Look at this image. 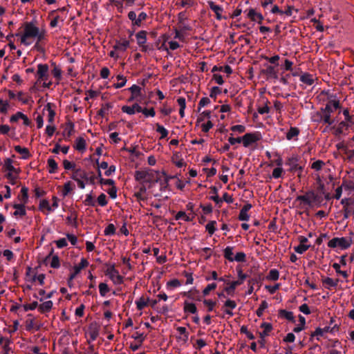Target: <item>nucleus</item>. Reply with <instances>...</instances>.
<instances>
[{"label":"nucleus","instance_id":"nucleus-44","mask_svg":"<svg viewBox=\"0 0 354 354\" xmlns=\"http://www.w3.org/2000/svg\"><path fill=\"white\" fill-rule=\"evenodd\" d=\"M74 133V124L71 122L66 124L64 130V136L70 138L73 133Z\"/></svg>","mask_w":354,"mask_h":354},{"label":"nucleus","instance_id":"nucleus-11","mask_svg":"<svg viewBox=\"0 0 354 354\" xmlns=\"http://www.w3.org/2000/svg\"><path fill=\"white\" fill-rule=\"evenodd\" d=\"M236 306L235 301L228 299L224 302L223 310L229 317H232L234 315L232 310L236 308Z\"/></svg>","mask_w":354,"mask_h":354},{"label":"nucleus","instance_id":"nucleus-34","mask_svg":"<svg viewBox=\"0 0 354 354\" xmlns=\"http://www.w3.org/2000/svg\"><path fill=\"white\" fill-rule=\"evenodd\" d=\"M329 330V327H325L323 328H317L316 330L312 333L311 337H316L317 340H319V337L323 336L325 333H328Z\"/></svg>","mask_w":354,"mask_h":354},{"label":"nucleus","instance_id":"nucleus-49","mask_svg":"<svg viewBox=\"0 0 354 354\" xmlns=\"http://www.w3.org/2000/svg\"><path fill=\"white\" fill-rule=\"evenodd\" d=\"M156 131L160 134V138H165L168 136V131L162 125L156 124Z\"/></svg>","mask_w":354,"mask_h":354},{"label":"nucleus","instance_id":"nucleus-30","mask_svg":"<svg viewBox=\"0 0 354 354\" xmlns=\"http://www.w3.org/2000/svg\"><path fill=\"white\" fill-rule=\"evenodd\" d=\"M183 310L185 313L196 314L197 313L196 305L187 301L184 302Z\"/></svg>","mask_w":354,"mask_h":354},{"label":"nucleus","instance_id":"nucleus-7","mask_svg":"<svg viewBox=\"0 0 354 354\" xmlns=\"http://www.w3.org/2000/svg\"><path fill=\"white\" fill-rule=\"evenodd\" d=\"M36 75L38 82H43L44 86L49 87L50 84L46 83L48 77V66L47 64H38Z\"/></svg>","mask_w":354,"mask_h":354},{"label":"nucleus","instance_id":"nucleus-45","mask_svg":"<svg viewBox=\"0 0 354 354\" xmlns=\"http://www.w3.org/2000/svg\"><path fill=\"white\" fill-rule=\"evenodd\" d=\"M169 179H175L176 180L175 185L178 189L183 190L185 188V183L183 182L181 180H180L176 176H168L166 178L167 181H168Z\"/></svg>","mask_w":354,"mask_h":354},{"label":"nucleus","instance_id":"nucleus-40","mask_svg":"<svg viewBox=\"0 0 354 354\" xmlns=\"http://www.w3.org/2000/svg\"><path fill=\"white\" fill-rule=\"evenodd\" d=\"M44 110H46L48 112V121L49 123H53L55 119V112L53 109L51 108L50 104H48L45 108Z\"/></svg>","mask_w":354,"mask_h":354},{"label":"nucleus","instance_id":"nucleus-48","mask_svg":"<svg viewBox=\"0 0 354 354\" xmlns=\"http://www.w3.org/2000/svg\"><path fill=\"white\" fill-rule=\"evenodd\" d=\"M233 248L227 246L224 250V257L230 261H234V257H233Z\"/></svg>","mask_w":354,"mask_h":354},{"label":"nucleus","instance_id":"nucleus-27","mask_svg":"<svg viewBox=\"0 0 354 354\" xmlns=\"http://www.w3.org/2000/svg\"><path fill=\"white\" fill-rule=\"evenodd\" d=\"M86 140L82 138L79 137L75 140L74 147L76 150L83 152L86 149Z\"/></svg>","mask_w":354,"mask_h":354},{"label":"nucleus","instance_id":"nucleus-41","mask_svg":"<svg viewBox=\"0 0 354 354\" xmlns=\"http://www.w3.org/2000/svg\"><path fill=\"white\" fill-rule=\"evenodd\" d=\"M299 133V130L296 127H291L286 133V138L288 140L296 138Z\"/></svg>","mask_w":354,"mask_h":354},{"label":"nucleus","instance_id":"nucleus-56","mask_svg":"<svg viewBox=\"0 0 354 354\" xmlns=\"http://www.w3.org/2000/svg\"><path fill=\"white\" fill-rule=\"evenodd\" d=\"M214 124L212 122L211 120H208L206 122H201V127L203 132H208L212 127Z\"/></svg>","mask_w":354,"mask_h":354},{"label":"nucleus","instance_id":"nucleus-63","mask_svg":"<svg viewBox=\"0 0 354 354\" xmlns=\"http://www.w3.org/2000/svg\"><path fill=\"white\" fill-rule=\"evenodd\" d=\"M217 284L216 283H212L208 284L203 290V294L204 296H207L210 291L214 290L216 288Z\"/></svg>","mask_w":354,"mask_h":354},{"label":"nucleus","instance_id":"nucleus-38","mask_svg":"<svg viewBox=\"0 0 354 354\" xmlns=\"http://www.w3.org/2000/svg\"><path fill=\"white\" fill-rule=\"evenodd\" d=\"M10 109V103L8 100H4L0 98V113L7 114Z\"/></svg>","mask_w":354,"mask_h":354},{"label":"nucleus","instance_id":"nucleus-43","mask_svg":"<svg viewBox=\"0 0 354 354\" xmlns=\"http://www.w3.org/2000/svg\"><path fill=\"white\" fill-rule=\"evenodd\" d=\"M47 164H48V167L49 168L48 171L50 174H53L57 171V169L58 168V165H57V163L56 162V161L53 158H48V161H47Z\"/></svg>","mask_w":354,"mask_h":354},{"label":"nucleus","instance_id":"nucleus-23","mask_svg":"<svg viewBox=\"0 0 354 354\" xmlns=\"http://www.w3.org/2000/svg\"><path fill=\"white\" fill-rule=\"evenodd\" d=\"M332 113H333L326 112V111L321 109L320 117H321V120H322V122L328 125L333 124L335 122V120L331 118Z\"/></svg>","mask_w":354,"mask_h":354},{"label":"nucleus","instance_id":"nucleus-52","mask_svg":"<svg viewBox=\"0 0 354 354\" xmlns=\"http://www.w3.org/2000/svg\"><path fill=\"white\" fill-rule=\"evenodd\" d=\"M84 203L87 206H95L96 205V202L94 200V198L91 193L86 195V198L84 201Z\"/></svg>","mask_w":354,"mask_h":354},{"label":"nucleus","instance_id":"nucleus-37","mask_svg":"<svg viewBox=\"0 0 354 354\" xmlns=\"http://www.w3.org/2000/svg\"><path fill=\"white\" fill-rule=\"evenodd\" d=\"M211 119V111H204L202 113H199L198 118H197V122H206L208 120Z\"/></svg>","mask_w":354,"mask_h":354},{"label":"nucleus","instance_id":"nucleus-2","mask_svg":"<svg viewBox=\"0 0 354 354\" xmlns=\"http://www.w3.org/2000/svg\"><path fill=\"white\" fill-rule=\"evenodd\" d=\"M158 173L151 169H144L135 172V179L140 185L150 187L158 181Z\"/></svg>","mask_w":354,"mask_h":354},{"label":"nucleus","instance_id":"nucleus-25","mask_svg":"<svg viewBox=\"0 0 354 354\" xmlns=\"http://www.w3.org/2000/svg\"><path fill=\"white\" fill-rule=\"evenodd\" d=\"M129 46V41L124 39L122 41H117L113 46V49L119 52H124Z\"/></svg>","mask_w":354,"mask_h":354},{"label":"nucleus","instance_id":"nucleus-17","mask_svg":"<svg viewBox=\"0 0 354 354\" xmlns=\"http://www.w3.org/2000/svg\"><path fill=\"white\" fill-rule=\"evenodd\" d=\"M339 283V279H333L330 277H326L322 279V283L325 288L328 290H331L333 288H335Z\"/></svg>","mask_w":354,"mask_h":354},{"label":"nucleus","instance_id":"nucleus-58","mask_svg":"<svg viewBox=\"0 0 354 354\" xmlns=\"http://www.w3.org/2000/svg\"><path fill=\"white\" fill-rule=\"evenodd\" d=\"M24 113H23L21 111H17L16 113L12 115L10 118V122L15 123L18 122L19 120L23 119V117L24 116Z\"/></svg>","mask_w":354,"mask_h":354},{"label":"nucleus","instance_id":"nucleus-13","mask_svg":"<svg viewBox=\"0 0 354 354\" xmlns=\"http://www.w3.org/2000/svg\"><path fill=\"white\" fill-rule=\"evenodd\" d=\"M207 3L211 10H213L215 13L216 19L221 20L223 19H226L225 17L222 16L223 9L221 6L215 4L213 1H208Z\"/></svg>","mask_w":354,"mask_h":354},{"label":"nucleus","instance_id":"nucleus-22","mask_svg":"<svg viewBox=\"0 0 354 354\" xmlns=\"http://www.w3.org/2000/svg\"><path fill=\"white\" fill-rule=\"evenodd\" d=\"M39 209L41 211L46 212L47 214H49L50 212H53V208H52L51 205H50L49 201L46 199H43V200L40 201Z\"/></svg>","mask_w":354,"mask_h":354},{"label":"nucleus","instance_id":"nucleus-15","mask_svg":"<svg viewBox=\"0 0 354 354\" xmlns=\"http://www.w3.org/2000/svg\"><path fill=\"white\" fill-rule=\"evenodd\" d=\"M122 111L124 113H126L129 115H133L136 112L140 113L142 111V107L138 104H134L133 106H123L122 107Z\"/></svg>","mask_w":354,"mask_h":354},{"label":"nucleus","instance_id":"nucleus-39","mask_svg":"<svg viewBox=\"0 0 354 354\" xmlns=\"http://www.w3.org/2000/svg\"><path fill=\"white\" fill-rule=\"evenodd\" d=\"M73 184L71 181L66 182L63 187V189L62 191V195L63 197H66L73 189Z\"/></svg>","mask_w":354,"mask_h":354},{"label":"nucleus","instance_id":"nucleus-32","mask_svg":"<svg viewBox=\"0 0 354 354\" xmlns=\"http://www.w3.org/2000/svg\"><path fill=\"white\" fill-rule=\"evenodd\" d=\"M298 159L297 157H292L288 158V165L290 167L291 171L302 170V167L299 166L297 163Z\"/></svg>","mask_w":354,"mask_h":354},{"label":"nucleus","instance_id":"nucleus-21","mask_svg":"<svg viewBox=\"0 0 354 354\" xmlns=\"http://www.w3.org/2000/svg\"><path fill=\"white\" fill-rule=\"evenodd\" d=\"M227 286L224 288V291L230 295H233L237 286L241 285L239 281H232L227 283Z\"/></svg>","mask_w":354,"mask_h":354},{"label":"nucleus","instance_id":"nucleus-5","mask_svg":"<svg viewBox=\"0 0 354 354\" xmlns=\"http://www.w3.org/2000/svg\"><path fill=\"white\" fill-rule=\"evenodd\" d=\"M321 95L326 96L327 100L326 106L321 109L326 111V112L333 113L335 110L339 108V101L337 99L336 95L330 94L327 92H322Z\"/></svg>","mask_w":354,"mask_h":354},{"label":"nucleus","instance_id":"nucleus-3","mask_svg":"<svg viewBox=\"0 0 354 354\" xmlns=\"http://www.w3.org/2000/svg\"><path fill=\"white\" fill-rule=\"evenodd\" d=\"M13 162L14 161L11 158H6L3 164V170L6 172L5 177L8 180L9 183L14 185L18 182L21 169L15 167Z\"/></svg>","mask_w":354,"mask_h":354},{"label":"nucleus","instance_id":"nucleus-55","mask_svg":"<svg viewBox=\"0 0 354 354\" xmlns=\"http://www.w3.org/2000/svg\"><path fill=\"white\" fill-rule=\"evenodd\" d=\"M279 315L281 317H283L288 320H290V321L294 320L293 313L291 311H287L286 310H281L279 311Z\"/></svg>","mask_w":354,"mask_h":354},{"label":"nucleus","instance_id":"nucleus-31","mask_svg":"<svg viewBox=\"0 0 354 354\" xmlns=\"http://www.w3.org/2000/svg\"><path fill=\"white\" fill-rule=\"evenodd\" d=\"M28 189L26 187H23L20 191V194L18 196V198L20 201V203L26 205L28 201Z\"/></svg>","mask_w":354,"mask_h":354},{"label":"nucleus","instance_id":"nucleus-57","mask_svg":"<svg viewBox=\"0 0 354 354\" xmlns=\"http://www.w3.org/2000/svg\"><path fill=\"white\" fill-rule=\"evenodd\" d=\"M176 330L178 334L182 336L180 338H182L184 341H187L188 339L189 333H187L186 328L178 326L176 328Z\"/></svg>","mask_w":354,"mask_h":354},{"label":"nucleus","instance_id":"nucleus-26","mask_svg":"<svg viewBox=\"0 0 354 354\" xmlns=\"http://www.w3.org/2000/svg\"><path fill=\"white\" fill-rule=\"evenodd\" d=\"M129 90L131 93V96L129 98V101H133L136 100L138 97H139L141 95V88L136 84L132 85L129 88Z\"/></svg>","mask_w":354,"mask_h":354},{"label":"nucleus","instance_id":"nucleus-62","mask_svg":"<svg viewBox=\"0 0 354 354\" xmlns=\"http://www.w3.org/2000/svg\"><path fill=\"white\" fill-rule=\"evenodd\" d=\"M49 263H50V266L51 268H59L60 262H59V259L58 256H57V255L53 256L50 260Z\"/></svg>","mask_w":354,"mask_h":354},{"label":"nucleus","instance_id":"nucleus-54","mask_svg":"<svg viewBox=\"0 0 354 354\" xmlns=\"http://www.w3.org/2000/svg\"><path fill=\"white\" fill-rule=\"evenodd\" d=\"M17 98L24 104H28L30 101V97L28 96H26L22 91H19L17 93Z\"/></svg>","mask_w":354,"mask_h":354},{"label":"nucleus","instance_id":"nucleus-50","mask_svg":"<svg viewBox=\"0 0 354 354\" xmlns=\"http://www.w3.org/2000/svg\"><path fill=\"white\" fill-rule=\"evenodd\" d=\"M203 303L207 307L208 312L213 311L214 309V307L216 305V302L212 299H204L203 301Z\"/></svg>","mask_w":354,"mask_h":354},{"label":"nucleus","instance_id":"nucleus-18","mask_svg":"<svg viewBox=\"0 0 354 354\" xmlns=\"http://www.w3.org/2000/svg\"><path fill=\"white\" fill-rule=\"evenodd\" d=\"M252 208V205L249 203L245 205L240 211L239 218L240 221H248L250 215L248 214L249 210Z\"/></svg>","mask_w":354,"mask_h":354},{"label":"nucleus","instance_id":"nucleus-9","mask_svg":"<svg viewBox=\"0 0 354 354\" xmlns=\"http://www.w3.org/2000/svg\"><path fill=\"white\" fill-rule=\"evenodd\" d=\"M341 204L343 205L344 217L348 218L351 214L352 209L354 208V200L344 198L342 199Z\"/></svg>","mask_w":354,"mask_h":354},{"label":"nucleus","instance_id":"nucleus-6","mask_svg":"<svg viewBox=\"0 0 354 354\" xmlns=\"http://www.w3.org/2000/svg\"><path fill=\"white\" fill-rule=\"evenodd\" d=\"M105 274L109 276L110 279L115 285H120L123 282V278L115 269V264L107 265V268L105 270Z\"/></svg>","mask_w":354,"mask_h":354},{"label":"nucleus","instance_id":"nucleus-10","mask_svg":"<svg viewBox=\"0 0 354 354\" xmlns=\"http://www.w3.org/2000/svg\"><path fill=\"white\" fill-rule=\"evenodd\" d=\"M136 37L137 43L141 48L142 51H147L148 47L145 45L147 41V32L144 30H141L136 34Z\"/></svg>","mask_w":354,"mask_h":354},{"label":"nucleus","instance_id":"nucleus-64","mask_svg":"<svg viewBox=\"0 0 354 354\" xmlns=\"http://www.w3.org/2000/svg\"><path fill=\"white\" fill-rule=\"evenodd\" d=\"M63 166H64V168L66 169V170H73V171H74V169H75V163L73 162H71L68 160H64L63 161Z\"/></svg>","mask_w":354,"mask_h":354},{"label":"nucleus","instance_id":"nucleus-29","mask_svg":"<svg viewBox=\"0 0 354 354\" xmlns=\"http://www.w3.org/2000/svg\"><path fill=\"white\" fill-rule=\"evenodd\" d=\"M53 306V303L52 301H46L39 306L38 310L41 313H46L49 312L52 309Z\"/></svg>","mask_w":354,"mask_h":354},{"label":"nucleus","instance_id":"nucleus-53","mask_svg":"<svg viewBox=\"0 0 354 354\" xmlns=\"http://www.w3.org/2000/svg\"><path fill=\"white\" fill-rule=\"evenodd\" d=\"M310 248V245L300 244L294 248L295 251L298 254H303Z\"/></svg>","mask_w":354,"mask_h":354},{"label":"nucleus","instance_id":"nucleus-33","mask_svg":"<svg viewBox=\"0 0 354 354\" xmlns=\"http://www.w3.org/2000/svg\"><path fill=\"white\" fill-rule=\"evenodd\" d=\"M88 264L89 263L86 259L82 258L80 262L77 265H75L73 270H75L76 273L79 274L81 270L86 268Z\"/></svg>","mask_w":354,"mask_h":354},{"label":"nucleus","instance_id":"nucleus-14","mask_svg":"<svg viewBox=\"0 0 354 354\" xmlns=\"http://www.w3.org/2000/svg\"><path fill=\"white\" fill-rule=\"evenodd\" d=\"M247 16L252 21H257L258 24H261L262 21L264 19V17L261 13L257 12L254 9L252 8L248 10Z\"/></svg>","mask_w":354,"mask_h":354},{"label":"nucleus","instance_id":"nucleus-60","mask_svg":"<svg viewBox=\"0 0 354 354\" xmlns=\"http://www.w3.org/2000/svg\"><path fill=\"white\" fill-rule=\"evenodd\" d=\"M176 220L183 219L185 221L189 222L192 221L191 218L186 214L185 212L180 211L175 216Z\"/></svg>","mask_w":354,"mask_h":354},{"label":"nucleus","instance_id":"nucleus-47","mask_svg":"<svg viewBox=\"0 0 354 354\" xmlns=\"http://www.w3.org/2000/svg\"><path fill=\"white\" fill-rule=\"evenodd\" d=\"M216 222L215 221H209L205 226L206 230L208 232L209 236H212L216 230Z\"/></svg>","mask_w":354,"mask_h":354},{"label":"nucleus","instance_id":"nucleus-19","mask_svg":"<svg viewBox=\"0 0 354 354\" xmlns=\"http://www.w3.org/2000/svg\"><path fill=\"white\" fill-rule=\"evenodd\" d=\"M14 149L16 152L21 155V159L27 160L30 157V153L28 148L22 147L19 145H16L14 147Z\"/></svg>","mask_w":354,"mask_h":354},{"label":"nucleus","instance_id":"nucleus-24","mask_svg":"<svg viewBox=\"0 0 354 354\" xmlns=\"http://www.w3.org/2000/svg\"><path fill=\"white\" fill-rule=\"evenodd\" d=\"M149 301L150 299L149 297H145L142 296L138 299H137L135 303L138 310H142L149 305Z\"/></svg>","mask_w":354,"mask_h":354},{"label":"nucleus","instance_id":"nucleus-59","mask_svg":"<svg viewBox=\"0 0 354 354\" xmlns=\"http://www.w3.org/2000/svg\"><path fill=\"white\" fill-rule=\"evenodd\" d=\"M110 290L108 285L105 283H100L99 284V292L102 297H104Z\"/></svg>","mask_w":354,"mask_h":354},{"label":"nucleus","instance_id":"nucleus-61","mask_svg":"<svg viewBox=\"0 0 354 354\" xmlns=\"http://www.w3.org/2000/svg\"><path fill=\"white\" fill-rule=\"evenodd\" d=\"M115 233V227L113 224H109L104 229V234L105 236H111Z\"/></svg>","mask_w":354,"mask_h":354},{"label":"nucleus","instance_id":"nucleus-51","mask_svg":"<svg viewBox=\"0 0 354 354\" xmlns=\"http://www.w3.org/2000/svg\"><path fill=\"white\" fill-rule=\"evenodd\" d=\"M313 194H307L306 195L298 196V200L303 201L304 203L310 205L313 202Z\"/></svg>","mask_w":354,"mask_h":354},{"label":"nucleus","instance_id":"nucleus-36","mask_svg":"<svg viewBox=\"0 0 354 354\" xmlns=\"http://www.w3.org/2000/svg\"><path fill=\"white\" fill-rule=\"evenodd\" d=\"M261 328L263 329V330L260 333L261 337H264L266 336H268L270 333V332L272 329V326L271 324L268 322H263L261 325Z\"/></svg>","mask_w":354,"mask_h":354},{"label":"nucleus","instance_id":"nucleus-46","mask_svg":"<svg viewBox=\"0 0 354 354\" xmlns=\"http://www.w3.org/2000/svg\"><path fill=\"white\" fill-rule=\"evenodd\" d=\"M182 283L178 279H174L167 283V288L171 290L176 288L180 287Z\"/></svg>","mask_w":354,"mask_h":354},{"label":"nucleus","instance_id":"nucleus-16","mask_svg":"<svg viewBox=\"0 0 354 354\" xmlns=\"http://www.w3.org/2000/svg\"><path fill=\"white\" fill-rule=\"evenodd\" d=\"M13 207L15 209V212H13V216H15L16 218H21L26 215V211L24 204H14Z\"/></svg>","mask_w":354,"mask_h":354},{"label":"nucleus","instance_id":"nucleus-35","mask_svg":"<svg viewBox=\"0 0 354 354\" xmlns=\"http://www.w3.org/2000/svg\"><path fill=\"white\" fill-rule=\"evenodd\" d=\"M116 79L118 82L113 84V87L115 88H120L124 86L127 80V78L123 75H122V74L118 75L116 76Z\"/></svg>","mask_w":354,"mask_h":354},{"label":"nucleus","instance_id":"nucleus-12","mask_svg":"<svg viewBox=\"0 0 354 354\" xmlns=\"http://www.w3.org/2000/svg\"><path fill=\"white\" fill-rule=\"evenodd\" d=\"M71 178L75 181H77L80 180H88L87 173L81 168L74 169L71 176Z\"/></svg>","mask_w":354,"mask_h":354},{"label":"nucleus","instance_id":"nucleus-28","mask_svg":"<svg viewBox=\"0 0 354 354\" xmlns=\"http://www.w3.org/2000/svg\"><path fill=\"white\" fill-rule=\"evenodd\" d=\"M300 81L306 85L311 86L315 82V77L309 73H304L300 76Z\"/></svg>","mask_w":354,"mask_h":354},{"label":"nucleus","instance_id":"nucleus-4","mask_svg":"<svg viewBox=\"0 0 354 354\" xmlns=\"http://www.w3.org/2000/svg\"><path fill=\"white\" fill-rule=\"evenodd\" d=\"M352 243L353 240L351 236L335 237L328 241V247L333 249L346 250Z\"/></svg>","mask_w":354,"mask_h":354},{"label":"nucleus","instance_id":"nucleus-8","mask_svg":"<svg viewBox=\"0 0 354 354\" xmlns=\"http://www.w3.org/2000/svg\"><path fill=\"white\" fill-rule=\"evenodd\" d=\"M261 139L259 132L248 133L241 137L242 143L244 147H249Z\"/></svg>","mask_w":354,"mask_h":354},{"label":"nucleus","instance_id":"nucleus-1","mask_svg":"<svg viewBox=\"0 0 354 354\" xmlns=\"http://www.w3.org/2000/svg\"><path fill=\"white\" fill-rule=\"evenodd\" d=\"M17 36L21 44L29 46L35 43V48L41 50L40 44L46 40L47 34L44 28L37 26L34 21H29L24 23L22 32Z\"/></svg>","mask_w":354,"mask_h":354},{"label":"nucleus","instance_id":"nucleus-42","mask_svg":"<svg viewBox=\"0 0 354 354\" xmlns=\"http://www.w3.org/2000/svg\"><path fill=\"white\" fill-rule=\"evenodd\" d=\"M279 278V272L277 269H271L266 276V279L269 281H277Z\"/></svg>","mask_w":354,"mask_h":354},{"label":"nucleus","instance_id":"nucleus-20","mask_svg":"<svg viewBox=\"0 0 354 354\" xmlns=\"http://www.w3.org/2000/svg\"><path fill=\"white\" fill-rule=\"evenodd\" d=\"M147 187L145 185H140L138 190L134 193V196L138 201H144L146 200V192Z\"/></svg>","mask_w":354,"mask_h":354}]
</instances>
